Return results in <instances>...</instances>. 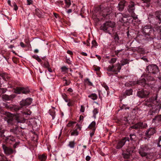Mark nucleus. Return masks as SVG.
Wrapping results in <instances>:
<instances>
[{
  "mask_svg": "<svg viewBox=\"0 0 161 161\" xmlns=\"http://www.w3.org/2000/svg\"><path fill=\"white\" fill-rule=\"evenodd\" d=\"M127 141H129L128 137L124 138L118 142L116 146V148L118 149H119L121 148L124 145L126 142Z\"/></svg>",
  "mask_w": 161,
  "mask_h": 161,
  "instance_id": "obj_12",
  "label": "nucleus"
},
{
  "mask_svg": "<svg viewBox=\"0 0 161 161\" xmlns=\"http://www.w3.org/2000/svg\"><path fill=\"white\" fill-rule=\"evenodd\" d=\"M146 78L148 81H153L154 80V78L151 76L149 74H147L146 76Z\"/></svg>",
  "mask_w": 161,
  "mask_h": 161,
  "instance_id": "obj_31",
  "label": "nucleus"
},
{
  "mask_svg": "<svg viewBox=\"0 0 161 161\" xmlns=\"http://www.w3.org/2000/svg\"><path fill=\"white\" fill-rule=\"evenodd\" d=\"M27 5H30L32 3V0H27Z\"/></svg>",
  "mask_w": 161,
  "mask_h": 161,
  "instance_id": "obj_56",
  "label": "nucleus"
},
{
  "mask_svg": "<svg viewBox=\"0 0 161 161\" xmlns=\"http://www.w3.org/2000/svg\"><path fill=\"white\" fill-rule=\"evenodd\" d=\"M92 47H96L97 45V43L96 41L93 40L92 42Z\"/></svg>",
  "mask_w": 161,
  "mask_h": 161,
  "instance_id": "obj_49",
  "label": "nucleus"
},
{
  "mask_svg": "<svg viewBox=\"0 0 161 161\" xmlns=\"http://www.w3.org/2000/svg\"><path fill=\"white\" fill-rule=\"evenodd\" d=\"M71 135H77L78 134V132L77 131V129H76L71 133Z\"/></svg>",
  "mask_w": 161,
  "mask_h": 161,
  "instance_id": "obj_48",
  "label": "nucleus"
},
{
  "mask_svg": "<svg viewBox=\"0 0 161 161\" xmlns=\"http://www.w3.org/2000/svg\"><path fill=\"white\" fill-rule=\"evenodd\" d=\"M151 28V26H145L143 29L144 33L146 35L148 34Z\"/></svg>",
  "mask_w": 161,
  "mask_h": 161,
  "instance_id": "obj_21",
  "label": "nucleus"
},
{
  "mask_svg": "<svg viewBox=\"0 0 161 161\" xmlns=\"http://www.w3.org/2000/svg\"><path fill=\"white\" fill-rule=\"evenodd\" d=\"M147 150V146L146 145H142L139 149V153L142 157H145L147 155L146 152Z\"/></svg>",
  "mask_w": 161,
  "mask_h": 161,
  "instance_id": "obj_10",
  "label": "nucleus"
},
{
  "mask_svg": "<svg viewBox=\"0 0 161 161\" xmlns=\"http://www.w3.org/2000/svg\"><path fill=\"white\" fill-rule=\"evenodd\" d=\"M96 123L95 121H92L88 127V128L92 130H96Z\"/></svg>",
  "mask_w": 161,
  "mask_h": 161,
  "instance_id": "obj_23",
  "label": "nucleus"
},
{
  "mask_svg": "<svg viewBox=\"0 0 161 161\" xmlns=\"http://www.w3.org/2000/svg\"><path fill=\"white\" fill-rule=\"evenodd\" d=\"M134 6L135 4L134 2H130V4L128 6V10L129 12L133 14L135 9Z\"/></svg>",
  "mask_w": 161,
  "mask_h": 161,
  "instance_id": "obj_17",
  "label": "nucleus"
},
{
  "mask_svg": "<svg viewBox=\"0 0 161 161\" xmlns=\"http://www.w3.org/2000/svg\"><path fill=\"white\" fill-rule=\"evenodd\" d=\"M64 81H65V84L67 86L69 85L70 82V80L68 81H67L65 79L64 80Z\"/></svg>",
  "mask_w": 161,
  "mask_h": 161,
  "instance_id": "obj_57",
  "label": "nucleus"
},
{
  "mask_svg": "<svg viewBox=\"0 0 161 161\" xmlns=\"http://www.w3.org/2000/svg\"><path fill=\"white\" fill-rule=\"evenodd\" d=\"M44 66L46 68H47L50 67V65L48 62L47 61H46L44 63Z\"/></svg>",
  "mask_w": 161,
  "mask_h": 161,
  "instance_id": "obj_46",
  "label": "nucleus"
},
{
  "mask_svg": "<svg viewBox=\"0 0 161 161\" xmlns=\"http://www.w3.org/2000/svg\"><path fill=\"white\" fill-rule=\"evenodd\" d=\"M39 159L41 161H45L47 158V156L45 154L39 155L38 156Z\"/></svg>",
  "mask_w": 161,
  "mask_h": 161,
  "instance_id": "obj_24",
  "label": "nucleus"
},
{
  "mask_svg": "<svg viewBox=\"0 0 161 161\" xmlns=\"http://www.w3.org/2000/svg\"><path fill=\"white\" fill-rule=\"evenodd\" d=\"M4 130L3 129H0V137H4Z\"/></svg>",
  "mask_w": 161,
  "mask_h": 161,
  "instance_id": "obj_43",
  "label": "nucleus"
},
{
  "mask_svg": "<svg viewBox=\"0 0 161 161\" xmlns=\"http://www.w3.org/2000/svg\"><path fill=\"white\" fill-rule=\"evenodd\" d=\"M88 97L91 98L93 100H95L97 99V96L96 94L93 93L91 95H89Z\"/></svg>",
  "mask_w": 161,
  "mask_h": 161,
  "instance_id": "obj_32",
  "label": "nucleus"
},
{
  "mask_svg": "<svg viewBox=\"0 0 161 161\" xmlns=\"http://www.w3.org/2000/svg\"><path fill=\"white\" fill-rule=\"evenodd\" d=\"M157 96L154 98H151L149 99V102H147L145 103V105L149 107H153H153L155 105V103H157Z\"/></svg>",
  "mask_w": 161,
  "mask_h": 161,
  "instance_id": "obj_11",
  "label": "nucleus"
},
{
  "mask_svg": "<svg viewBox=\"0 0 161 161\" xmlns=\"http://www.w3.org/2000/svg\"><path fill=\"white\" fill-rule=\"evenodd\" d=\"M67 53L70 55H72L73 54L72 52L70 50H68L67 51Z\"/></svg>",
  "mask_w": 161,
  "mask_h": 161,
  "instance_id": "obj_64",
  "label": "nucleus"
},
{
  "mask_svg": "<svg viewBox=\"0 0 161 161\" xmlns=\"http://www.w3.org/2000/svg\"><path fill=\"white\" fill-rule=\"evenodd\" d=\"M150 22L151 23L156 29H158L161 26V12L159 11H156L154 16L150 14L148 17Z\"/></svg>",
  "mask_w": 161,
  "mask_h": 161,
  "instance_id": "obj_1",
  "label": "nucleus"
},
{
  "mask_svg": "<svg viewBox=\"0 0 161 161\" xmlns=\"http://www.w3.org/2000/svg\"><path fill=\"white\" fill-rule=\"evenodd\" d=\"M86 159L87 161H89L90 160L91 157L89 156H87L86 157Z\"/></svg>",
  "mask_w": 161,
  "mask_h": 161,
  "instance_id": "obj_61",
  "label": "nucleus"
},
{
  "mask_svg": "<svg viewBox=\"0 0 161 161\" xmlns=\"http://www.w3.org/2000/svg\"><path fill=\"white\" fill-rule=\"evenodd\" d=\"M144 3H146L147 4V6L148 7H149L150 4L149 3L150 2L151 0H142Z\"/></svg>",
  "mask_w": 161,
  "mask_h": 161,
  "instance_id": "obj_41",
  "label": "nucleus"
},
{
  "mask_svg": "<svg viewBox=\"0 0 161 161\" xmlns=\"http://www.w3.org/2000/svg\"><path fill=\"white\" fill-rule=\"evenodd\" d=\"M93 117L95 118L96 117V115L98 113V109L97 108H95L93 110Z\"/></svg>",
  "mask_w": 161,
  "mask_h": 161,
  "instance_id": "obj_39",
  "label": "nucleus"
},
{
  "mask_svg": "<svg viewBox=\"0 0 161 161\" xmlns=\"http://www.w3.org/2000/svg\"><path fill=\"white\" fill-rule=\"evenodd\" d=\"M115 42H118L119 40V38L118 34L116 33L114 35V38Z\"/></svg>",
  "mask_w": 161,
  "mask_h": 161,
  "instance_id": "obj_37",
  "label": "nucleus"
},
{
  "mask_svg": "<svg viewBox=\"0 0 161 161\" xmlns=\"http://www.w3.org/2000/svg\"><path fill=\"white\" fill-rule=\"evenodd\" d=\"M6 140L8 142H13L15 141V139L13 136H10L6 137Z\"/></svg>",
  "mask_w": 161,
  "mask_h": 161,
  "instance_id": "obj_29",
  "label": "nucleus"
},
{
  "mask_svg": "<svg viewBox=\"0 0 161 161\" xmlns=\"http://www.w3.org/2000/svg\"><path fill=\"white\" fill-rule=\"evenodd\" d=\"M20 45L23 47H25V45L23 42H21L20 43Z\"/></svg>",
  "mask_w": 161,
  "mask_h": 161,
  "instance_id": "obj_60",
  "label": "nucleus"
},
{
  "mask_svg": "<svg viewBox=\"0 0 161 161\" xmlns=\"http://www.w3.org/2000/svg\"><path fill=\"white\" fill-rule=\"evenodd\" d=\"M85 111V108L83 106H81L80 111L82 112H84Z\"/></svg>",
  "mask_w": 161,
  "mask_h": 161,
  "instance_id": "obj_59",
  "label": "nucleus"
},
{
  "mask_svg": "<svg viewBox=\"0 0 161 161\" xmlns=\"http://www.w3.org/2000/svg\"><path fill=\"white\" fill-rule=\"evenodd\" d=\"M61 69L62 71H66L68 69L65 66L62 67L61 68Z\"/></svg>",
  "mask_w": 161,
  "mask_h": 161,
  "instance_id": "obj_52",
  "label": "nucleus"
},
{
  "mask_svg": "<svg viewBox=\"0 0 161 161\" xmlns=\"http://www.w3.org/2000/svg\"><path fill=\"white\" fill-rule=\"evenodd\" d=\"M149 94V91L148 89H144L138 91L137 95L140 98H144L147 97Z\"/></svg>",
  "mask_w": 161,
  "mask_h": 161,
  "instance_id": "obj_7",
  "label": "nucleus"
},
{
  "mask_svg": "<svg viewBox=\"0 0 161 161\" xmlns=\"http://www.w3.org/2000/svg\"><path fill=\"white\" fill-rule=\"evenodd\" d=\"M117 60L116 58H112L108 61V62L110 64H113L116 62Z\"/></svg>",
  "mask_w": 161,
  "mask_h": 161,
  "instance_id": "obj_34",
  "label": "nucleus"
},
{
  "mask_svg": "<svg viewBox=\"0 0 161 161\" xmlns=\"http://www.w3.org/2000/svg\"><path fill=\"white\" fill-rule=\"evenodd\" d=\"M95 130H92V131L90 132V136L92 137L94 135Z\"/></svg>",
  "mask_w": 161,
  "mask_h": 161,
  "instance_id": "obj_55",
  "label": "nucleus"
},
{
  "mask_svg": "<svg viewBox=\"0 0 161 161\" xmlns=\"http://www.w3.org/2000/svg\"><path fill=\"white\" fill-rule=\"evenodd\" d=\"M16 119L17 121V123H24L25 122V119L24 118L21 119L18 115H16L15 116Z\"/></svg>",
  "mask_w": 161,
  "mask_h": 161,
  "instance_id": "obj_22",
  "label": "nucleus"
},
{
  "mask_svg": "<svg viewBox=\"0 0 161 161\" xmlns=\"http://www.w3.org/2000/svg\"><path fill=\"white\" fill-rule=\"evenodd\" d=\"M49 113L50 115L52 116V119H54L55 115V112L53 109H50L49 110Z\"/></svg>",
  "mask_w": 161,
  "mask_h": 161,
  "instance_id": "obj_27",
  "label": "nucleus"
},
{
  "mask_svg": "<svg viewBox=\"0 0 161 161\" xmlns=\"http://www.w3.org/2000/svg\"><path fill=\"white\" fill-rule=\"evenodd\" d=\"M158 145L159 147L161 146V136L159 137L158 139Z\"/></svg>",
  "mask_w": 161,
  "mask_h": 161,
  "instance_id": "obj_47",
  "label": "nucleus"
},
{
  "mask_svg": "<svg viewBox=\"0 0 161 161\" xmlns=\"http://www.w3.org/2000/svg\"><path fill=\"white\" fill-rule=\"evenodd\" d=\"M137 84V81L130 82L129 83H126L125 84V86H133Z\"/></svg>",
  "mask_w": 161,
  "mask_h": 161,
  "instance_id": "obj_25",
  "label": "nucleus"
},
{
  "mask_svg": "<svg viewBox=\"0 0 161 161\" xmlns=\"http://www.w3.org/2000/svg\"><path fill=\"white\" fill-rule=\"evenodd\" d=\"M13 4L14 5V9L15 11L17 10L18 9V7L17 6V5L14 2L13 3Z\"/></svg>",
  "mask_w": 161,
  "mask_h": 161,
  "instance_id": "obj_53",
  "label": "nucleus"
},
{
  "mask_svg": "<svg viewBox=\"0 0 161 161\" xmlns=\"http://www.w3.org/2000/svg\"><path fill=\"white\" fill-rule=\"evenodd\" d=\"M18 129V127H16L15 128H13L12 129H10V131L14 134H16L17 133V131Z\"/></svg>",
  "mask_w": 161,
  "mask_h": 161,
  "instance_id": "obj_33",
  "label": "nucleus"
},
{
  "mask_svg": "<svg viewBox=\"0 0 161 161\" xmlns=\"http://www.w3.org/2000/svg\"><path fill=\"white\" fill-rule=\"evenodd\" d=\"M122 50H123V49H121L115 51V54L117 55H118V53L120 52H121Z\"/></svg>",
  "mask_w": 161,
  "mask_h": 161,
  "instance_id": "obj_54",
  "label": "nucleus"
},
{
  "mask_svg": "<svg viewBox=\"0 0 161 161\" xmlns=\"http://www.w3.org/2000/svg\"><path fill=\"white\" fill-rule=\"evenodd\" d=\"M5 115L8 117L7 119V122L9 124H12L13 123L14 119L12 114L9 113H6Z\"/></svg>",
  "mask_w": 161,
  "mask_h": 161,
  "instance_id": "obj_14",
  "label": "nucleus"
},
{
  "mask_svg": "<svg viewBox=\"0 0 161 161\" xmlns=\"http://www.w3.org/2000/svg\"><path fill=\"white\" fill-rule=\"evenodd\" d=\"M103 86L105 88L106 91L108 89V87L105 84H103Z\"/></svg>",
  "mask_w": 161,
  "mask_h": 161,
  "instance_id": "obj_58",
  "label": "nucleus"
},
{
  "mask_svg": "<svg viewBox=\"0 0 161 161\" xmlns=\"http://www.w3.org/2000/svg\"><path fill=\"white\" fill-rule=\"evenodd\" d=\"M125 3L126 2L125 0H122L120 1L119 3L118 7V10L120 11H122L124 8Z\"/></svg>",
  "mask_w": 161,
  "mask_h": 161,
  "instance_id": "obj_15",
  "label": "nucleus"
},
{
  "mask_svg": "<svg viewBox=\"0 0 161 161\" xmlns=\"http://www.w3.org/2000/svg\"><path fill=\"white\" fill-rule=\"evenodd\" d=\"M132 90L131 89L128 90H127L125 92V93L127 96H130L132 94Z\"/></svg>",
  "mask_w": 161,
  "mask_h": 161,
  "instance_id": "obj_35",
  "label": "nucleus"
},
{
  "mask_svg": "<svg viewBox=\"0 0 161 161\" xmlns=\"http://www.w3.org/2000/svg\"><path fill=\"white\" fill-rule=\"evenodd\" d=\"M75 145V143L74 141H71L70 142H69V146L71 148H73L74 147Z\"/></svg>",
  "mask_w": 161,
  "mask_h": 161,
  "instance_id": "obj_42",
  "label": "nucleus"
},
{
  "mask_svg": "<svg viewBox=\"0 0 161 161\" xmlns=\"http://www.w3.org/2000/svg\"><path fill=\"white\" fill-rule=\"evenodd\" d=\"M32 102V99L27 98L25 100H22L20 102V104L22 106L29 105H30Z\"/></svg>",
  "mask_w": 161,
  "mask_h": 161,
  "instance_id": "obj_13",
  "label": "nucleus"
},
{
  "mask_svg": "<svg viewBox=\"0 0 161 161\" xmlns=\"http://www.w3.org/2000/svg\"><path fill=\"white\" fill-rule=\"evenodd\" d=\"M158 68L155 64H151L147 67L146 71L150 74H155L158 72Z\"/></svg>",
  "mask_w": 161,
  "mask_h": 161,
  "instance_id": "obj_3",
  "label": "nucleus"
},
{
  "mask_svg": "<svg viewBox=\"0 0 161 161\" xmlns=\"http://www.w3.org/2000/svg\"><path fill=\"white\" fill-rule=\"evenodd\" d=\"M85 81L89 85L91 86L92 85V83L90 81L89 79L88 78H87L85 79Z\"/></svg>",
  "mask_w": 161,
  "mask_h": 161,
  "instance_id": "obj_44",
  "label": "nucleus"
},
{
  "mask_svg": "<svg viewBox=\"0 0 161 161\" xmlns=\"http://www.w3.org/2000/svg\"><path fill=\"white\" fill-rule=\"evenodd\" d=\"M155 132V130L154 128H150L146 131L145 133L146 135L147 136L153 135Z\"/></svg>",
  "mask_w": 161,
  "mask_h": 161,
  "instance_id": "obj_16",
  "label": "nucleus"
},
{
  "mask_svg": "<svg viewBox=\"0 0 161 161\" xmlns=\"http://www.w3.org/2000/svg\"><path fill=\"white\" fill-rule=\"evenodd\" d=\"M2 147L4 153L6 155H9L11 154L14 152L12 148L5 144H2Z\"/></svg>",
  "mask_w": 161,
  "mask_h": 161,
  "instance_id": "obj_8",
  "label": "nucleus"
},
{
  "mask_svg": "<svg viewBox=\"0 0 161 161\" xmlns=\"http://www.w3.org/2000/svg\"><path fill=\"white\" fill-rule=\"evenodd\" d=\"M130 139L131 140H134L136 138V136L135 134H130Z\"/></svg>",
  "mask_w": 161,
  "mask_h": 161,
  "instance_id": "obj_40",
  "label": "nucleus"
},
{
  "mask_svg": "<svg viewBox=\"0 0 161 161\" xmlns=\"http://www.w3.org/2000/svg\"><path fill=\"white\" fill-rule=\"evenodd\" d=\"M7 90V89L0 88V96L3 93H4Z\"/></svg>",
  "mask_w": 161,
  "mask_h": 161,
  "instance_id": "obj_38",
  "label": "nucleus"
},
{
  "mask_svg": "<svg viewBox=\"0 0 161 161\" xmlns=\"http://www.w3.org/2000/svg\"><path fill=\"white\" fill-rule=\"evenodd\" d=\"M147 127V124L143 122L138 123L131 126V128L135 129H143L146 128Z\"/></svg>",
  "mask_w": 161,
  "mask_h": 161,
  "instance_id": "obj_9",
  "label": "nucleus"
},
{
  "mask_svg": "<svg viewBox=\"0 0 161 161\" xmlns=\"http://www.w3.org/2000/svg\"><path fill=\"white\" fill-rule=\"evenodd\" d=\"M65 3L66 4V6L67 8H69L71 4L70 0H65Z\"/></svg>",
  "mask_w": 161,
  "mask_h": 161,
  "instance_id": "obj_36",
  "label": "nucleus"
},
{
  "mask_svg": "<svg viewBox=\"0 0 161 161\" xmlns=\"http://www.w3.org/2000/svg\"><path fill=\"white\" fill-rule=\"evenodd\" d=\"M128 149H127V153H123L122 155L123 156V157L124 158H130V152H129L128 153Z\"/></svg>",
  "mask_w": 161,
  "mask_h": 161,
  "instance_id": "obj_26",
  "label": "nucleus"
},
{
  "mask_svg": "<svg viewBox=\"0 0 161 161\" xmlns=\"http://www.w3.org/2000/svg\"><path fill=\"white\" fill-rule=\"evenodd\" d=\"M157 121L158 122H161V115L156 116L153 119V121L155 122V121Z\"/></svg>",
  "mask_w": 161,
  "mask_h": 161,
  "instance_id": "obj_28",
  "label": "nucleus"
},
{
  "mask_svg": "<svg viewBox=\"0 0 161 161\" xmlns=\"http://www.w3.org/2000/svg\"><path fill=\"white\" fill-rule=\"evenodd\" d=\"M18 144L19 143L18 142H16L15 144H14L13 145L14 147V148H16L17 147V146L18 145Z\"/></svg>",
  "mask_w": 161,
  "mask_h": 161,
  "instance_id": "obj_62",
  "label": "nucleus"
},
{
  "mask_svg": "<svg viewBox=\"0 0 161 161\" xmlns=\"http://www.w3.org/2000/svg\"><path fill=\"white\" fill-rule=\"evenodd\" d=\"M114 25L115 24L113 22H106L101 25L100 27V29L105 32L111 35L113 31Z\"/></svg>",
  "mask_w": 161,
  "mask_h": 161,
  "instance_id": "obj_2",
  "label": "nucleus"
},
{
  "mask_svg": "<svg viewBox=\"0 0 161 161\" xmlns=\"http://www.w3.org/2000/svg\"><path fill=\"white\" fill-rule=\"evenodd\" d=\"M121 69V65L119 63L115 65L113 64L109 65L106 68V70L108 71L113 72H119Z\"/></svg>",
  "mask_w": 161,
  "mask_h": 161,
  "instance_id": "obj_4",
  "label": "nucleus"
},
{
  "mask_svg": "<svg viewBox=\"0 0 161 161\" xmlns=\"http://www.w3.org/2000/svg\"><path fill=\"white\" fill-rule=\"evenodd\" d=\"M0 76L3 80H6L5 77L7 76L6 75H5V74H0Z\"/></svg>",
  "mask_w": 161,
  "mask_h": 161,
  "instance_id": "obj_51",
  "label": "nucleus"
},
{
  "mask_svg": "<svg viewBox=\"0 0 161 161\" xmlns=\"http://www.w3.org/2000/svg\"><path fill=\"white\" fill-rule=\"evenodd\" d=\"M133 14H134L133 13V14H131L132 16L133 17V18H134V19H136L137 18V16H135Z\"/></svg>",
  "mask_w": 161,
  "mask_h": 161,
  "instance_id": "obj_63",
  "label": "nucleus"
},
{
  "mask_svg": "<svg viewBox=\"0 0 161 161\" xmlns=\"http://www.w3.org/2000/svg\"><path fill=\"white\" fill-rule=\"evenodd\" d=\"M129 61L127 59H123L121 61V67L123 66L126 64L129 63Z\"/></svg>",
  "mask_w": 161,
  "mask_h": 161,
  "instance_id": "obj_30",
  "label": "nucleus"
},
{
  "mask_svg": "<svg viewBox=\"0 0 161 161\" xmlns=\"http://www.w3.org/2000/svg\"><path fill=\"white\" fill-rule=\"evenodd\" d=\"M100 14L103 17H106L111 13L112 9L109 7H100Z\"/></svg>",
  "mask_w": 161,
  "mask_h": 161,
  "instance_id": "obj_6",
  "label": "nucleus"
},
{
  "mask_svg": "<svg viewBox=\"0 0 161 161\" xmlns=\"http://www.w3.org/2000/svg\"><path fill=\"white\" fill-rule=\"evenodd\" d=\"M15 96L14 95H11L8 96L7 95H3V98L6 100H10L14 98Z\"/></svg>",
  "mask_w": 161,
  "mask_h": 161,
  "instance_id": "obj_20",
  "label": "nucleus"
},
{
  "mask_svg": "<svg viewBox=\"0 0 161 161\" xmlns=\"http://www.w3.org/2000/svg\"><path fill=\"white\" fill-rule=\"evenodd\" d=\"M137 82V84L141 85L143 87H145L147 85L145 79H142L141 80L138 81Z\"/></svg>",
  "mask_w": 161,
  "mask_h": 161,
  "instance_id": "obj_19",
  "label": "nucleus"
},
{
  "mask_svg": "<svg viewBox=\"0 0 161 161\" xmlns=\"http://www.w3.org/2000/svg\"><path fill=\"white\" fill-rule=\"evenodd\" d=\"M75 123L74 122L70 121L68 123V124L67 125V126L68 127H71Z\"/></svg>",
  "mask_w": 161,
  "mask_h": 161,
  "instance_id": "obj_50",
  "label": "nucleus"
},
{
  "mask_svg": "<svg viewBox=\"0 0 161 161\" xmlns=\"http://www.w3.org/2000/svg\"><path fill=\"white\" fill-rule=\"evenodd\" d=\"M31 114V112L30 111H28L27 112H24L23 113V115H30Z\"/></svg>",
  "mask_w": 161,
  "mask_h": 161,
  "instance_id": "obj_45",
  "label": "nucleus"
},
{
  "mask_svg": "<svg viewBox=\"0 0 161 161\" xmlns=\"http://www.w3.org/2000/svg\"><path fill=\"white\" fill-rule=\"evenodd\" d=\"M116 17L117 18H119V21L121 22L124 23L126 22V20L125 19H126V18L125 17H124L123 14L121 13H119L118 14L116 15Z\"/></svg>",
  "mask_w": 161,
  "mask_h": 161,
  "instance_id": "obj_18",
  "label": "nucleus"
},
{
  "mask_svg": "<svg viewBox=\"0 0 161 161\" xmlns=\"http://www.w3.org/2000/svg\"><path fill=\"white\" fill-rule=\"evenodd\" d=\"M14 92L18 94L23 93L25 94L29 93L30 90L28 87H17L14 89Z\"/></svg>",
  "mask_w": 161,
  "mask_h": 161,
  "instance_id": "obj_5",
  "label": "nucleus"
}]
</instances>
